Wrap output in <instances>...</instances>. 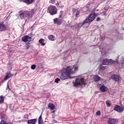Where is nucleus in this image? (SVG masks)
I'll return each mask as SVG.
<instances>
[{"label": "nucleus", "mask_w": 124, "mask_h": 124, "mask_svg": "<svg viewBox=\"0 0 124 124\" xmlns=\"http://www.w3.org/2000/svg\"><path fill=\"white\" fill-rule=\"evenodd\" d=\"M53 23L58 26H61L62 24V19L56 17L53 19Z\"/></svg>", "instance_id": "obj_7"}, {"label": "nucleus", "mask_w": 124, "mask_h": 124, "mask_svg": "<svg viewBox=\"0 0 124 124\" xmlns=\"http://www.w3.org/2000/svg\"><path fill=\"white\" fill-rule=\"evenodd\" d=\"M118 120L117 119L109 118L108 121V124H115L117 123Z\"/></svg>", "instance_id": "obj_12"}, {"label": "nucleus", "mask_w": 124, "mask_h": 124, "mask_svg": "<svg viewBox=\"0 0 124 124\" xmlns=\"http://www.w3.org/2000/svg\"><path fill=\"white\" fill-rule=\"evenodd\" d=\"M124 107L118 105L115 106L113 108L115 111H117V112H119V113H122L124 111Z\"/></svg>", "instance_id": "obj_9"}, {"label": "nucleus", "mask_w": 124, "mask_h": 124, "mask_svg": "<svg viewBox=\"0 0 124 124\" xmlns=\"http://www.w3.org/2000/svg\"><path fill=\"white\" fill-rule=\"evenodd\" d=\"M94 81H99L100 80V77H99L98 76H95L93 78Z\"/></svg>", "instance_id": "obj_25"}, {"label": "nucleus", "mask_w": 124, "mask_h": 124, "mask_svg": "<svg viewBox=\"0 0 124 124\" xmlns=\"http://www.w3.org/2000/svg\"><path fill=\"white\" fill-rule=\"evenodd\" d=\"M98 86H99L100 90L102 93H105L108 91V88L103 84H98Z\"/></svg>", "instance_id": "obj_8"}, {"label": "nucleus", "mask_w": 124, "mask_h": 124, "mask_svg": "<svg viewBox=\"0 0 124 124\" xmlns=\"http://www.w3.org/2000/svg\"><path fill=\"white\" fill-rule=\"evenodd\" d=\"M7 31L6 25L2 23H0V31Z\"/></svg>", "instance_id": "obj_11"}, {"label": "nucleus", "mask_w": 124, "mask_h": 124, "mask_svg": "<svg viewBox=\"0 0 124 124\" xmlns=\"http://www.w3.org/2000/svg\"><path fill=\"white\" fill-rule=\"evenodd\" d=\"M4 103V96L1 95L0 96V104H2Z\"/></svg>", "instance_id": "obj_19"}, {"label": "nucleus", "mask_w": 124, "mask_h": 124, "mask_svg": "<svg viewBox=\"0 0 124 124\" xmlns=\"http://www.w3.org/2000/svg\"><path fill=\"white\" fill-rule=\"evenodd\" d=\"M99 69L101 70L105 69V67L103 66L102 64H100Z\"/></svg>", "instance_id": "obj_27"}, {"label": "nucleus", "mask_w": 124, "mask_h": 124, "mask_svg": "<svg viewBox=\"0 0 124 124\" xmlns=\"http://www.w3.org/2000/svg\"><path fill=\"white\" fill-rule=\"evenodd\" d=\"M63 14V12L61 11L60 12L59 18H62V15Z\"/></svg>", "instance_id": "obj_28"}, {"label": "nucleus", "mask_w": 124, "mask_h": 124, "mask_svg": "<svg viewBox=\"0 0 124 124\" xmlns=\"http://www.w3.org/2000/svg\"><path fill=\"white\" fill-rule=\"evenodd\" d=\"M29 39H31V37H30L28 35H25L22 38V40L23 42H28L29 41Z\"/></svg>", "instance_id": "obj_13"}, {"label": "nucleus", "mask_w": 124, "mask_h": 124, "mask_svg": "<svg viewBox=\"0 0 124 124\" xmlns=\"http://www.w3.org/2000/svg\"><path fill=\"white\" fill-rule=\"evenodd\" d=\"M47 12L50 15H55L58 13V11H57V7L54 5H50L48 7Z\"/></svg>", "instance_id": "obj_4"}, {"label": "nucleus", "mask_w": 124, "mask_h": 124, "mask_svg": "<svg viewBox=\"0 0 124 124\" xmlns=\"http://www.w3.org/2000/svg\"><path fill=\"white\" fill-rule=\"evenodd\" d=\"M80 85H86L85 83V78H81L80 79L77 78L76 81L74 82V86L77 87Z\"/></svg>", "instance_id": "obj_5"}, {"label": "nucleus", "mask_w": 124, "mask_h": 124, "mask_svg": "<svg viewBox=\"0 0 124 124\" xmlns=\"http://www.w3.org/2000/svg\"><path fill=\"white\" fill-rule=\"evenodd\" d=\"M103 14H104V15H106V13L104 12V13H103Z\"/></svg>", "instance_id": "obj_41"}, {"label": "nucleus", "mask_w": 124, "mask_h": 124, "mask_svg": "<svg viewBox=\"0 0 124 124\" xmlns=\"http://www.w3.org/2000/svg\"><path fill=\"white\" fill-rule=\"evenodd\" d=\"M121 124H124V122H123Z\"/></svg>", "instance_id": "obj_43"}, {"label": "nucleus", "mask_w": 124, "mask_h": 124, "mask_svg": "<svg viewBox=\"0 0 124 124\" xmlns=\"http://www.w3.org/2000/svg\"><path fill=\"white\" fill-rule=\"evenodd\" d=\"M27 124H35L37 123V120L36 119H30L27 121Z\"/></svg>", "instance_id": "obj_14"}, {"label": "nucleus", "mask_w": 124, "mask_h": 124, "mask_svg": "<svg viewBox=\"0 0 124 124\" xmlns=\"http://www.w3.org/2000/svg\"><path fill=\"white\" fill-rule=\"evenodd\" d=\"M48 108L51 110H54V109H55V105L53 104H49L48 105Z\"/></svg>", "instance_id": "obj_21"}, {"label": "nucleus", "mask_w": 124, "mask_h": 124, "mask_svg": "<svg viewBox=\"0 0 124 124\" xmlns=\"http://www.w3.org/2000/svg\"><path fill=\"white\" fill-rule=\"evenodd\" d=\"M0 124H8V123L4 120H1L0 122Z\"/></svg>", "instance_id": "obj_29"}, {"label": "nucleus", "mask_w": 124, "mask_h": 124, "mask_svg": "<svg viewBox=\"0 0 124 124\" xmlns=\"http://www.w3.org/2000/svg\"><path fill=\"white\" fill-rule=\"evenodd\" d=\"M55 112H56L55 110H53V111L51 112V113H55Z\"/></svg>", "instance_id": "obj_39"}, {"label": "nucleus", "mask_w": 124, "mask_h": 124, "mask_svg": "<svg viewBox=\"0 0 124 124\" xmlns=\"http://www.w3.org/2000/svg\"><path fill=\"white\" fill-rule=\"evenodd\" d=\"M60 3H61V1H57V3L56 4V6H59V5H60Z\"/></svg>", "instance_id": "obj_34"}, {"label": "nucleus", "mask_w": 124, "mask_h": 124, "mask_svg": "<svg viewBox=\"0 0 124 124\" xmlns=\"http://www.w3.org/2000/svg\"><path fill=\"white\" fill-rule=\"evenodd\" d=\"M49 2L52 4H55L56 3V0H50Z\"/></svg>", "instance_id": "obj_30"}, {"label": "nucleus", "mask_w": 124, "mask_h": 124, "mask_svg": "<svg viewBox=\"0 0 124 124\" xmlns=\"http://www.w3.org/2000/svg\"><path fill=\"white\" fill-rule=\"evenodd\" d=\"M24 119H27V120H29V115H24Z\"/></svg>", "instance_id": "obj_35"}, {"label": "nucleus", "mask_w": 124, "mask_h": 124, "mask_svg": "<svg viewBox=\"0 0 124 124\" xmlns=\"http://www.w3.org/2000/svg\"><path fill=\"white\" fill-rule=\"evenodd\" d=\"M98 14H96L94 11H92L88 18H86L84 21L86 22V24H90V23L93 22V21L95 19V17H96V16H98Z\"/></svg>", "instance_id": "obj_2"}, {"label": "nucleus", "mask_w": 124, "mask_h": 124, "mask_svg": "<svg viewBox=\"0 0 124 124\" xmlns=\"http://www.w3.org/2000/svg\"><path fill=\"white\" fill-rule=\"evenodd\" d=\"M19 1H20V2H22V1H23V0H18Z\"/></svg>", "instance_id": "obj_42"}, {"label": "nucleus", "mask_w": 124, "mask_h": 124, "mask_svg": "<svg viewBox=\"0 0 124 124\" xmlns=\"http://www.w3.org/2000/svg\"><path fill=\"white\" fill-rule=\"evenodd\" d=\"M36 67V65H35V64H33L31 66V69H32L33 70L35 69Z\"/></svg>", "instance_id": "obj_31"}, {"label": "nucleus", "mask_w": 124, "mask_h": 124, "mask_svg": "<svg viewBox=\"0 0 124 124\" xmlns=\"http://www.w3.org/2000/svg\"><path fill=\"white\" fill-rule=\"evenodd\" d=\"M108 117L107 116H103L102 117L103 119H107Z\"/></svg>", "instance_id": "obj_37"}, {"label": "nucleus", "mask_w": 124, "mask_h": 124, "mask_svg": "<svg viewBox=\"0 0 124 124\" xmlns=\"http://www.w3.org/2000/svg\"><path fill=\"white\" fill-rule=\"evenodd\" d=\"M72 10L76 17H78V16H79V14H80V12H79V11H78L77 9H75L74 8H73Z\"/></svg>", "instance_id": "obj_15"}, {"label": "nucleus", "mask_w": 124, "mask_h": 124, "mask_svg": "<svg viewBox=\"0 0 124 124\" xmlns=\"http://www.w3.org/2000/svg\"><path fill=\"white\" fill-rule=\"evenodd\" d=\"M110 78L115 82H119L120 81V77L118 75H113L110 77Z\"/></svg>", "instance_id": "obj_10"}, {"label": "nucleus", "mask_w": 124, "mask_h": 124, "mask_svg": "<svg viewBox=\"0 0 124 124\" xmlns=\"http://www.w3.org/2000/svg\"><path fill=\"white\" fill-rule=\"evenodd\" d=\"M44 42H45V40L43 39H41L39 40V43L41 44V46H45L46 43Z\"/></svg>", "instance_id": "obj_18"}, {"label": "nucleus", "mask_w": 124, "mask_h": 124, "mask_svg": "<svg viewBox=\"0 0 124 124\" xmlns=\"http://www.w3.org/2000/svg\"><path fill=\"white\" fill-rule=\"evenodd\" d=\"M102 63L105 65H109V64L111 65L115 63V61H114L112 59L109 60L108 59H105L103 61Z\"/></svg>", "instance_id": "obj_6"}, {"label": "nucleus", "mask_w": 124, "mask_h": 124, "mask_svg": "<svg viewBox=\"0 0 124 124\" xmlns=\"http://www.w3.org/2000/svg\"><path fill=\"white\" fill-rule=\"evenodd\" d=\"M59 81H61V79L60 78H57L55 80V82L57 83L58 84V83H59Z\"/></svg>", "instance_id": "obj_32"}, {"label": "nucleus", "mask_w": 124, "mask_h": 124, "mask_svg": "<svg viewBox=\"0 0 124 124\" xmlns=\"http://www.w3.org/2000/svg\"><path fill=\"white\" fill-rule=\"evenodd\" d=\"M25 47L27 50L30 48V43H28L25 45Z\"/></svg>", "instance_id": "obj_26"}, {"label": "nucleus", "mask_w": 124, "mask_h": 124, "mask_svg": "<svg viewBox=\"0 0 124 124\" xmlns=\"http://www.w3.org/2000/svg\"><path fill=\"white\" fill-rule=\"evenodd\" d=\"M77 70H78V66H68L62 70L61 78L62 80H65L69 78L70 74H74Z\"/></svg>", "instance_id": "obj_1"}, {"label": "nucleus", "mask_w": 124, "mask_h": 124, "mask_svg": "<svg viewBox=\"0 0 124 124\" xmlns=\"http://www.w3.org/2000/svg\"><path fill=\"white\" fill-rule=\"evenodd\" d=\"M48 39L51 40V41H54L55 40V36L53 35H50L48 36Z\"/></svg>", "instance_id": "obj_23"}, {"label": "nucleus", "mask_w": 124, "mask_h": 124, "mask_svg": "<svg viewBox=\"0 0 124 124\" xmlns=\"http://www.w3.org/2000/svg\"><path fill=\"white\" fill-rule=\"evenodd\" d=\"M13 75L11 74V73L10 72H9V73H7L6 74V76L4 78V81H6V80L9 79V78H10V77H12Z\"/></svg>", "instance_id": "obj_16"}, {"label": "nucleus", "mask_w": 124, "mask_h": 124, "mask_svg": "<svg viewBox=\"0 0 124 124\" xmlns=\"http://www.w3.org/2000/svg\"><path fill=\"white\" fill-rule=\"evenodd\" d=\"M106 104L107 105V106L110 107V106L112 105V103L111 102V101L107 100L106 102Z\"/></svg>", "instance_id": "obj_24"}, {"label": "nucleus", "mask_w": 124, "mask_h": 124, "mask_svg": "<svg viewBox=\"0 0 124 124\" xmlns=\"http://www.w3.org/2000/svg\"><path fill=\"white\" fill-rule=\"evenodd\" d=\"M96 115H97V116H100L101 115V112H100V110H98L96 112Z\"/></svg>", "instance_id": "obj_33"}, {"label": "nucleus", "mask_w": 124, "mask_h": 124, "mask_svg": "<svg viewBox=\"0 0 124 124\" xmlns=\"http://www.w3.org/2000/svg\"><path fill=\"white\" fill-rule=\"evenodd\" d=\"M19 16L20 17V19H26V20H30V19L32 17L29 11H23L22 13L20 14Z\"/></svg>", "instance_id": "obj_3"}, {"label": "nucleus", "mask_w": 124, "mask_h": 124, "mask_svg": "<svg viewBox=\"0 0 124 124\" xmlns=\"http://www.w3.org/2000/svg\"><path fill=\"white\" fill-rule=\"evenodd\" d=\"M85 24H87V23L86 22H85V20H84L83 23H80L77 24V26L78 27H79L80 28H81L83 27L84 25H85Z\"/></svg>", "instance_id": "obj_22"}, {"label": "nucleus", "mask_w": 124, "mask_h": 124, "mask_svg": "<svg viewBox=\"0 0 124 124\" xmlns=\"http://www.w3.org/2000/svg\"><path fill=\"white\" fill-rule=\"evenodd\" d=\"M7 89H9V90H10V88H9V85H7Z\"/></svg>", "instance_id": "obj_38"}, {"label": "nucleus", "mask_w": 124, "mask_h": 124, "mask_svg": "<svg viewBox=\"0 0 124 124\" xmlns=\"http://www.w3.org/2000/svg\"><path fill=\"white\" fill-rule=\"evenodd\" d=\"M100 20H101V18H100V17H97V18H96V21L97 22H98V21H99Z\"/></svg>", "instance_id": "obj_36"}, {"label": "nucleus", "mask_w": 124, "mask_h": 124, "mask_svg": "<svg viewBox=\"0 0 124 124\" xmlns=\"http://www.w3.org/2000/svg\"><path fill=\"white\" fill-rule=\"evenodd\" d=\"M86 8L89 9V6H88V5L86 6Z\"/></svg>", "instance_id": "obj_40"}, {"label": "nucleus", "mask_w": 124, "mask_h": 124, "mask_svg": "<svg viewBox=\"0 0 124 124\" xmlns=\"http://www.w3.org/2000/svg\"><path fill=\"white\" fill-rule=\"evenodd\" d=\"M122 65H124V63H122Z\"/></svg>", "instance_id": "obj_44"}, {"label": "nucleus", "mask_w": 124, "mask_h": 124, "mask_svg": "<svg viewBox=\"0 0 124 124\" xmlns=\"http://www.w3.org/2000/svg\"><path fill=\"white\" fill-rule=\"evenodd\" d=\"M34 1H35V0H24L23 2L25 3H26V4H31V3H32V2H34Z\"/></svg>", "instance_id": "obj_17"}, {"label": "nucleus", "mask_w": 124, "mask_h": 124, "mask_svg": "<svg viewBox=\"0 0 124 124\" xmlns=\"http://www.w3.org/2000/svg\"><path fill=\"white\" fill-rule=\"evenodd\" d=\"M38 124H42V122H43V120H42V114H41V115L38 118Z\"/></svg>", "instance_id": "obj_20"}]
</instances>
